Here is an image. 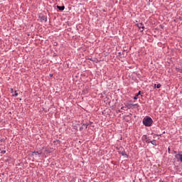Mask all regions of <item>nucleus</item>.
I'll return each instance as SVG.
<instances>
[{
  "instance_id": "nucleus-1",
  "label": "nucleus",
  "mask_w": 182,
  "mask_h": 182,
  "mask_svg": "<svg viewBox=\"0 0 182 182\" xmlns=\"http://www.w3.org/2000/svg\"><path fill=\"white\" fill-rule=\"evenodd\" d=\"M143 124L146 127H150L153 124V119L151 117H147L143 120Z\"/></svg>"
},
{
  "instance_id": "nucleus-6",
  "label": "nucleus",
  "mask_w": 182,
  "mask_h": 182,
  "mask_svg": "<svg viewBox=\"0 0 182 182\" xmlns=\"http://www.w3.org/2000/svg\"><path fill=\"white\" fill-rule=\"evenodd\" d=\"M141 95V91H139L138 93L134 97V100H137V97Z\"/></svg>"
},
{
  "instance_id": "nucleus-7",
  "label": "nucleus",
  "mask_w": 182,
  "mask_h": 182,
  "mask_svg": "<svg viewBox=\"0 0 182 182\" xmlns=\"http://www.w3.org/2000/svg\"><path fill=\"white\" fill-rule=\"evenodd\" d=\"M122 156H124V157H126L127 159V157H129V156H127V154H126L125 151H122L121 153Z\"/></svg>"
},
{
  "instance_id": "nucleus-2",
  "label": "nucleus",
  "mask_w": 182,
  "mask_h": 182,
  "mask_svg": "<svg viewBox=\"0 0 182 182\" xmlns=\"http://www.w3.org/2000/svg\"><path fill=\"white\" fill-rule=\"evenodd\" d=\"M38 18L41 20V22H43V21H45V22L48 21V18L46 16H43L40 14Z\"/></svg>"
},
{
  "instance_id": "nucleus-12",
  "label": "nucleus",
  "mask_w": 182,
  "mask_h": 182,
  "mask_svg": "<svg viewBox=\"0 0 182 182\" xmlns=\"http://www.w3.org/2000/svg\"><path fill=\"white\" fill-rule=\"evenodd\" d=\"M151 141H150V139L148 138L146 139L145 143H147V144H149V143H150Z\"/></svg>"
},
{
  "instance_id": "nucleus-8",
  "label": "nucleus",
  "mask_w": 182,
  "mask_h": 182,
  "mask_svg": "<svg viewBox=\"0 0 182 182\" xmlns=\"http://www.w3.org/2000/svg\"><path fill=\"white\" fill-rule=\"evenodd\" d=\"M127 109H132V107L133 106V104H128L125 105Z\"/></svg>"
},
{
  "instance_id": "nucleus-3",
  "label": "nucleus",
  "mask_w": 182,
  "mask_h": 182,
  "mask_svg": "<svg viewBox=\"0 0 182 182\" xmlns=\"http://www.w3.org/2000/svg\"><path fill=\"white\" fill-rule=\"evenodd\" d=\"M175 158L177 159V160H180V161H181L182 163V154H176L175 155Z\"/></svg>"
},
{
  "instance_id": "nucleus-17",
  "label": "nucleus",
  "mask_w": 182,
  "mask_h": 182,
  "mask_svg": "<svg viewBox=\"0 0 182 182\" xmlns=\"http://www.w3.org/2000/svg\"><path fill=\"white\" fill-rule=\"evenodd\" d=\"M5 153H6V151H5V150H3V151H1V154H5Z\"/></svg>"
},
{
  "instance_id": "nucleus-22",
  "label": "nucleus",
  "mask_w": 182,
  "mask_h": 182,
  "mask_svg": "<svg viewBox=\"0 0 182 182\" xmlns=\"http://www.w3.org/2000/svg\"><path fill=\"white\" fill-rule=\"evenodd\" d=\"M173 153H174L175 154H177V151H174Z\"/></svg>"
},
{
  "instance_id": "nucleus-15",
  "label": "nucleus",
  "mask_w": 182,
  "mask_h": 182,
  "mask_svg": "<svg viewBox=\"0 0 182 182\" xmlns=\"http://www.w3.org/2000/svg\"><path fill=\"white\" fill-rule=\"evenodd\" d=\"M121 109H122V110H126V109H127V107L125 105L124 107H122Z\"/></svg>"
},
{
  "instance_id": "nucleus-16",
  "label": "nucleus",
  "mask_w": 182,
  "mask_h": 182,
  "mask_svg": "<svg viewBox=\"0 0 182 182\" xmlns=\"http://www.w3.org/2000/svg\"><path fill=\"white\" fill-rule=\"evenodd\" d=\"M13 96L14 97H16V96H18V92H16V91H15V93H14V95H13Z\"/></svg>"
},
{
  "instance_id": "nucleus-21",
  "label": "nucleus",
  "mask_w": 182,
  "mask_h": 182,
  "mask_svg": "<svg viewBox=\"0 0 182 182\" xmlns=\"http://www.w3.org/2000/svg\"><path fill=\"white\" fill-rule=\"evenodd\" d=\"M170 148H168V153L170 154Z\"/></svg>"
},
{
  "instance_id": "nucleus-19",
  "label": "nucleus",
  "mask_w": 182,
  "mask_h": 182,
  "mask_svg": "<svg viewBox=\"0 0 182 182\" xmlns=\"http://www.w3.org/2000/svg\"><path fill=\"white\" fill-rule=\"evenodd\" d=\"M55 143H60V141L59 140H56L55 141H54Z\"/></svg>"
},
{
  "instance_id": "nucleus-20",
  "label": "nucleus",
  "mask_w": 182,
  "mask_h": 182,
  "mask_svg": "<svg viewBox=\"0 0 182 182\" xmlns=\"http://www.w3.org/2000/svg\"><path fill=\"white\" fill-rule=\"evenodd\" d=\"M11 93H14V89L13 88H11Z\"/></svg>"
},
{
  "instance_id": "nucleus-14",
  "label": "nucleus",
  "mask_w": 182,
  "mask_h": 182,
  "mask_svg": "<svg viewBox=\"0 0 182 182\" xmlns=\"http://www.w3.org/2000/svg\"><path fill=\"white\" fill-rule=\"evenodd\" d=\"M33 153H34V154H36V156H38V154H41V153L39 151H34Z\"/></svg>"
},
{
  "instance_id": "nucleus-11",
  "label": "nucleus",
  "mask_w": 182,
  "mask_h": 182,
  "mask_svg": "<svg viewBox=\"0 0 182 182\" xmlns=\"http://www.w3.org/2000/svg\"><path fill=\"white\" fill-rule=\"evenodd\" d=\"M142 139H143V140H145V141H146V139H148L147 135H144V136H142Z\"/></svg>"
},
{
  "instance_id": "nucleus-18",
  "label": "nucleus",
  "mask_w": 182,
  "mask_h": 182,
  "mask_svg": "<svg viewBox=\"0 0 182 182\" xmlns=\"http://www.w3.org/2000/svg\"><path fill=\"white\" fill-rule=\"evenodd\" d=\"M132 106H136V107H139V104H132Z\"/></svg>"
},
{
  "instance_id": "nucleus-23",
  "label": "nucleus",
  "mask_w": 182,
  "mask_h": 182,
  "mask_svg": "<svg viewBox=\"0 0 182 182\" xmlns=\"http://www.w3.org/2000/svg\"><path fill=\"white\" fill-rule=\"evenodd\" d=\"M83 129V126L80 128V130H82Z\"/></svg>"
},
{
  "instance_id": "nucleus-9",
  "label": "nucleus",
  "mask_w": 182,
  "mask_h": 182,
  "mask_svg": "<svg viewBox=\"0 0 182 182\" xmlns=\"http://www.w3.org/2000/svg\"><path fill=\"white\" fill-rule=\"evenodd\" d=\"M155 87H156L157 89H160L161 87V84H155L154 85Z\"/></svg>"
},
{
  "instance_id": "nucleus-5",
  "label": "nucleus",
  "mask_w": 182,
  "mask_h": 182,
  "mask_svg": "<svg viewBox=\"0 0 182 182\" xmlns=\"http://www.w3.org/2000/svg\"><path fill=\"white\" fill-rule=\"evenodd\" d=\"M57 9L59 11H65V6H57Z\"/></svg>"
},
{
  "instance_id": "nucleus-24",
  "label": "nucleus",
  "mask_w": 182,
  "mask_h": 182,
  "mask_svg": "<svg viewBox=\"0 0 182 182\" xmlns=\"http://www.w3.org/2000/svg\"><path fill=\"white\" fill-rule=\"evenodd\" d=\"M50 76H51V77H52V76H53V75H52V74H50Z\"/></svg>"
},
{
  "instance_id": "nucleus-10",
  "label": "nucleus",
  "mask_w": 182,
  "mask_h": 182,
  "mask_svg": "<svg viewBox=\"0 0 182 182\" xmlns=\"http://www.w3.org/2000/svg\"><path fill=\"white\" fill-rule=\"evenodd\" d=\"M150 143H151L153 144V146H157V144L156 143V140L155 139L151 141Z\"/></svg>"
},
{
  "instance_id": "nucleus-13",
  "label": "nucleus",
  "mask_w": 182,
  "mask_h": 182,
  "mask_svg": "<svg viewBox=\"0 0 182 182\" xmlns=\"http://www.w3.org/2000/svg\"><path fill=\"white\" fill-rule=\"evenodd\" d=\"M87 126H89V124H82V127H85V129H87Z\"/></svg>"
},
{
  "instance_id": "nucleus-4",
  "label": "nucleus",
  "mask_w": 182,
  "mask_h": 182,
  "mask_svg": "<svg viewBox=\"0 0 182 182\" xmlns=\"http://www.w3.org/2000/svg\"><path fill=\"white\" fill-rule=\"evenodd\" d=\"M137 26L139 29H142L141 32H143V29H144V26H143V23H139L137 24Z\"/></svg>"
}]
</instances>
